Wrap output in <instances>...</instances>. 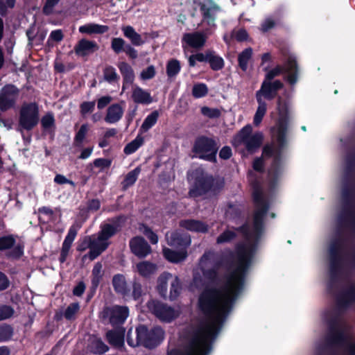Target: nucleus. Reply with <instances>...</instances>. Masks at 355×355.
I'll return each instance as SVG.
<instances>
[{
    "label": "nucleus",
    "mask_w": 355,
    "mask_h": 355,
    "mask_svg": "<svg viewBox=\"0 0 355 355\" xmlns=\"http://www.w3.org/2000/svg\"><path fill=\"white\" fill-rule=\"evenodd\" d=\"M121 31L124 37L130 41L132 45L139 46L145 43V40L142 39L141 35L137 33L132 26L130 25L124 26L121 28Z\"/></svg>",
    "instance_id": "cd10ccee"
},
{
    "label": "nucleus",
    "mask_w": 355,
    "mask_h": 355,
    "mask_svg": "<svg viewBox=\"0 0 355 355\" xmlns=\"http://www.w3.org/2000/svg\"><path fill=\"white\" fill-rule=\"evenodd\" d=\"M125 220L126 217L123 214L110 218L107 219L109 223L101 225V230L96 238L86 236L79 242L76 248L78 252H84L89 248V252L83 257V260L89 258L93 261L105 251L110 245L109 239L121 230Z\"/></svg>",
    "instance_id": "7ed1b4c3"
},
{
    "label": "nucleus",
    "mask_w": 355,
    "mask_h": 355,
    "mask_svg": "<svg viewBox=\"0 0 355 355\" xmlns=\"http://www.w3.org/2000/svg\"><path fill=\"white\" fill-rule=\"evenodd\" d=\"M136 339L132 336V328L128 329L126 341L129 346L135 347L142 346L153 349L158 347L164 340L165 332L159 326L148 329L145 324H139L135 329Z\"/></svg>",
    "instance_id": "20e7f679"
},
{
    "label": "nucleus",
    "mask_w": 355,
    "mask_h": 355,
    "mask_svg": "<svg viewBox=\"0 0 355 355\" xmlns=\"http://www.w3.org/2000/svg\"><path fill=\"white\" fill-rule=\"evenodd\" d=\"M89 130V125L87 123H84L81 125L80 128L78 130V132L76 133L75 137H74V144L76 146L80 147L82 146L83 142L87 134V132Z\"/></svg>",
    "instance_id": "8fccbe9b"
},
{
    "label": "nucleus",
    "mask_w": 355,
    "mask_h": 355,
    "mask_svg": "<svg viewBox=\"0 0 355 355\" xmlns=\"http://www.w3.org/2000/svg\"><path fill=\"white\" fill-rule=\"evenodd\" d=\"M112 165V159L107 158H96L89 166H94L96 168H99L100 171H103L105 169H108Z\"/></svg>",
    "instance_id": "603ef678"
},
{
    "label": "nucleus",
    "mask_w": 355,
    "mask_h": 355,
    "mask_svg": "<svg viewBox=\"0 0 355 355\" xmlns=\"http://www.w3.org/2000/svg\"><path fill=\"white\" fill-rule=\"evenodd\" d=\"M90 351L95 354H103L109 350L108 346L101 338L95 337L89 344Z\"/></svg>",
    "instance_id": "58836bf2"
},
{
    "label": "nucleus",
    "mask_w": 355,
    "mask_h": 355,
    "mask_svg": "<svg viewBox=\"0 0 355 355\" xmlns=\"http://www.w3.org/2000/svg\"><path fill=\"white\" fill-rule=\"evenodd\" d=\"M16 236L8 234L0 236V251L10 250L7 257L14 259H19L24 254V247L19 244L15 245Z\"/></svg>",
    "instance_id": "dca6fc26"
},
{
    "label": "nucleus",
    "mask_w": 355,
    "mask_h": 355,
    "mask_svg": "<svg viewBox=\"0 0 355 355\" xmlns=\"http://www.w3.org/2000/svg\"><path fill=\"white\" fill-rule=\"evenodd\" d=\"M14 333L12 327L10 324H3L0 325V342L10 340Z\"/></svg>",
    "instance_id": "3c124183"
},
{
    "label": "nucleus",
    "mask_w": 355,
    "mask_h": 355,
    "mask_svg": "<svg viewBox=\"0 0 355 355\" xmlns=\"http://www.w3.org/2000/svg\"><path fill=\"white\" fill-rule=\"evenodd\" d=\"M263 140V136L261 132H257L253 134L243 144L247 151L252 154L255 153L261 146Z\"/></svg>",
    "instance_id": "7c9ffc66"
},
{
    "label": "nucleus",
    "mask_w": 355,
    "mask_h": 355,
    "mask_svg": "<svg viewBox=\"0 0 355 355\" xmlns=\"http://www.w3.org/2000/svg\"><path fill=\"white\" fill-rule=\"evenodd\" d=\"M180 70L181 64L178 60L172 58L167 62L166 71L168 78H172L176 77L180 72Z\"/></svg>",
    "instance_id": "a19ab883"
},
{
    "label": "nucleus",
    "mask_w": 355,
    "mask_h": 355,
    "mask_svg": "<svg viewBox=\"0 0 355 355\" xmlns=\"http://www.w3.org/2000/svg\"><path fill=\"white\" fill-rule=\"evenodd\" d=\"M336 303L339 308L347 309L355 303V284H350L337 297Z\"/></svg>",
    "instance_id": "6ab92c4d"
},
{
    "label": "nucleus",
    "mask_w": 355,
    "mask_h": 355,
    "mask_svg": "<svg viewBox=\"0 0 355 355\" xmlns=\"http://www.w3.org/2000/svg\"><path fill=\"white\" fill-rule=\"evenodd\" d=\"M254 210L252 214L253 234L258 240L261 236L265 229V219L270 209V202L263 194L260 189H256L252 192Z\"/></svg>",
    "instance_id": "6e6552de"
},
{
    "label": "nucleus",
    "mask_w": 355,
    "mask_h": 355,
    "mask_svg": "<svg viewBox=\"0 0 355 355\" xmlns=\"http://www.w3.org/2000/svg\"><path fill=\"white\" fill-rule=\"evenodd\" d=\"M41 125L43 132L49 134L51 138L53 139L55 130V120L52 112H48L42 117Z\"/></svg>",
    "instance_id": "c85d7f7f"
},
{
    "label": "nucleus",
    "mask_w": 355,
    "mask_h": 355,
    "mask_svg": "<svg viewBox=\"0 0 355 355\" xmlns=\"http://www.w3.org/2000/svg\"><path fill=\"white\" fill-rule=\"evenodd\" d=\"M112 286L114 291L118 294H121L124 296L128 295L129 293L125 277L122 274H116L113 276Z\"/></svg>",
    "instance_id": "2f4dec72"
},
{
    "label": "nucleus",
    "mask_w": 355,
    "mask_h": 355,
    "mask_svg": "<svg viewBox=\"0 0 355 355\" xmlns=\"http://www.w3.org/2000/svg\"><path fill=\"white\" fill-rule=\"evenodd\" d=\"M143 294L142 286L140 282L134 281L132 283V297L135 300H138Z\"/></svg>",
    "instance_id": "0e129e2a"
},
{
    "label": "nucleus",
    "mask_w": 355,
    "mask_h": 355,
    "mask_svg": "<svg viewBox=\"0 0 355 355\" xmlns=\"http://www.w3.org/2000/svg\"><path fill=\"white\" fill-rule=\"evenodd\" d=\"M199 6L202 21L209 26H214L221 8L214 0H195Z\"/></svg>",
    "instance_id": "ddd939ff"
},
{
    "label": "nucleus",
    "mask_w": 355,
    "mask_h": 355,
    "mask_svg": "<svg viewBox=\"0 0 355 355\" xmlns=\"http://www.w3.org/2000/svg\"><path fill=\"white\" fill-rule=\"evenodd\" d=\"M252 130V128L250 125H246L244 126L234 137L232 144L234 146H238L245 143L252 135H251Z\"/></svg>",
    "instance_id": "e433bc0d"
},
{
    "label": "nucleus",
    "mask_w": 355,
    "mask_h": 355,
    "mask_svg": "<svg viewBox=\"0 0 355 355\" xmlns=\"http://www.w3.org/2000/svg\"><path fill=\"white\" fill-rule=\"evenodd\" d=\"M109 31V27L106 25H101L94 23L86 24L79 27V32L88 35L103 34Z\"/></svg>",
    "instance_id": "473e14b6"
},
{
    "label": "nucleus",
    "mask_w": 355,
    "mask_h": 355,
    "mask_svg": "<svg viewBox=\"0 0 355 355\" xmlns=\"http://www.w3.org/2000/svg\"><path fill=\"white\" fill-rule=\"evenodd\" d=\"M253 169L260 173H263L265 171L264 168V161L263 157H256L252 162Z\"/></svg>",
    "instance_id": "774afa93"
},
{
    "label": "nucleus",
    "mask_w": 355,
    "mask_h": 355,
    "mask_svg": "<svg viewBox=\"0 0 355 355\" xmlns=\"http://www.w3.org/2000/svg\"><path fill=\"white\" fill-rule=\"evenodd\" d=\"M278 119L276 122L277 146L274 148L270 145H266L262 150V155L266 158L272 157V161L268 169V183L270 190L278 186L283 173V152L287 145L286 135L290 120L288 103L278 96L277 101Z\"/></svg>",
    "instance_id": "f03ea898"
},
{
    "label": "nucleus",
    "mask_w": 355,
    "mask_h": 355,
    "mask_svg": "<svg viewBox=\"0 0 355 355\" xmlns=\"http://www.w3.org/2000/svg\"><path fill=\"white\" fill-rule=\"evenodd\" d=\"M164 257L171 263H179L184 260L188 257V252L186 250H179L178 251L165 248L163 249Z\"/></svg>",
    "instance_id": "bb28decb"
},
{
    "label": "nucleus",
    "mask_w": 355,
    "mask_h": 355,
    "mask_svg": "<svg viewBox=\"0 0 355 355\" xmlns=\"http://www.w3.org/2000/svg\"><path fill=\"white\" fill-rule=\"evenodd\" d=\"M129 315V309L126 306L114 305L106 306L101 313L100 318L108 320V322L114 328L121 327Z\"/></svg>",
    "instance_id": "f8f14e48"
},
{
    "label": "nucleus",
    "mask_w": 355,
    "mask_h": 355,
    "mask_svg": "<svg viewBox=\"0 0 355 355\" xmlns=\"http://www.w3.org/2000/svg\"><path fill=\"white\" fill-rule=\"evenodd\" d=\"M144 137L140 135L137 136V137L128 143L123 148V153L125 155H130L136 152L139 147L142 146L144 144Z\"/></svg>",
    "instance_id": "c03bdc74"
},
{
    "label": "nucleus",
    "mask_w": 355,
    "mask_h": 355,
    "mask_svg": "<svg viewBox=\"0 0 355 355\" xmlns=\"http://www.w3.org/2000/svg\"><path fill=\"white\" fill-rule=\"evenodd\" d=\"M144 234L149 239L152 244H157L158 242L157 235L147 225L144 226Z\"/></svg>",
    "instance_id": "69168bd1"
},
{
    "label": "nucleus",
    "mask_w": 355,
    "mask_h": 355,
    "mask_svg": "<svg viewBox=\"0 0 355 355\" xmlns=\"http://www.w3.org/2000/svg\"><path fill=\"white\" fill-rule=\"evenodd\" d=\"M60 0H46L42 12L46 15H49L53 12V8L59 3Z\"/></svg>",
    "instance_id": "338daca9"
},
{
    "label": "nucleus",
    "mask_w": 355,
    "mask_h": 355,
    "mask_svg": "<svg viewBox=\"0 0 355 355\" xmlns=\"http://www.w3.org/2000/svg\"><path fill=\"white\" fill-rule=\"evenodd\" d=\"M345 179L342 189V209L338 216L339 223L349 227L352 234L355 236V187L350 185Z\"/></svg>",
    "instance_id": "0eeeda50"
},
{
    "label": "nucleus",
    "mask_w": 355,
    "mask_h": 355,
    "mask_svg": "<svg viewBox=\"0 0 355 355\" xmlns=\"http://www.w3.org/2000/svg\"><path fill=\"white\" fill-rule=\"evenodd\" d=\"M95 108V101H84L80 105V113L85 115L92 113Z\"/></svg>",
    "instance_id": "bf43d9fd"
},
{
    "label": "nucleus",
    "mask_w": 355,
    "mask_h": 355,
    "mask_svg": "<svg viewBox=\"0 0 355 355\" xmlns=\"http://www.w3.org/2000/svg\"><path fill=\"white\" fill-rule=\"evenodd\" d=\"M131 98L137 104L149 105L153 102L150 93L135 85L132 89Z\"/></svg>",
    "instance_id": "a878e982"
},
{
    "label": "nucleus",
    "mask_w": 355,
    "mask_h": 355,
    "mask_svg": "<svg viewBox=\"0 0 355 355\" xmlns=\"http://www.w3.org/2000/svg\"><path fill=\"white\" fill-rule=\"evenodd\" d=\"M103 78L110 84L117 82L120 78L114 67L110 65L106 66L103 69Z\"/></svg>",
    "instance_id": "a18cd8bd"
},
{
    "label": "nucleus",
    "mask_w": 355,
    "mask_h": 355,
    "mask_svg": "<svg viewBox=\"0 0 355 355\" xmlns=\"http://www.w3.org/2000/svg\"><path fill=\"white\" fill-rule=\"evenodd\" d=\"M345 163V179H352L355 173V151L347 155Z\"/></svg>",
    "instance_id": "ea45409f"
},
{
    "label": "nucleus",
    "mask_w": 355,
    "mask_h": 355,
    "mask_svg": "<svg viewBox=\"0 0 355 355\" xmlns=\"http://www.w3.org/2000/svg\"><path fill=\"white\" fill-rule=\"evenodd\" d=\"M125 45V41L123 38L114 37L112 39L111 48L116 54H119L120 53L123 52Z\"/></svg>",
    "instance_id": "864d4df0"
},
{
    "label": "nucleus",
    "mask_w": 355,
    "mask_h": 355,
    "mask_svg": "<svg viewBox=\"0 0 355 355\" xmlns=\"http://www.w3.org/2000/svg\"><path fill=\"white\" fill-rule=\"evenodd\" d=\"M148 308L152 313L162 322H170L178 316L173 307L159 301L153 302Z\"/></svg>",
    "instance_id": "4468645a"
},
{
    "label": "nucleus",
    "mask_w": 355,
    "mask_h": 355,
    "mask_svg": "<svg viewBox=\"0 0 355 355\" xmlns=\"http://www.w3.org/2000/svg\"><path fill=\"white\" fill-rule=\"evenodd\" d=\"M98 49V46L95 41L86 39L80 40L76 45L74 50L79 56H86Z\"/></svg>",
    "instance_id": "5701e85b"
},
{
    "label": "nucleus",
    "mask_w": 355,
    "mask_h": 355,
    "mask_svg": "<svg viewBox=\"0 0 355 355\" xmlns=\"http://www.w3.org/2000/svg\"><path fill=\"white\" fill-rule=\"evenodd\" d=\"M226 213L232 219H237L241 217L243 214V210L239 206L235 205L232 202H230L227 205V209L226 211Z\"/></svg>",
    "instance_id": "5fc2aeb1"
},
{
    "label": "nucleus",
    "mask_w": 355,
    "mask_h": 355,
    "mask_svg": "<svg viewBox=\"0 0 355 355\" xmlns=\"http://www.w3.org/2000/svg\"><path fill=\"white\" fill-rule=\"evenodd\" d=\"M348 241L346 237L339 236L331 240L329 246V279L331 283L339 281L344 272L345 259L341 255L345 244Z\"/></svg>",
    "instance_id": "423d86ee"
},
{
    "label": "nucleus",
    "mask_w": 355,
    "mask_h": 355,
    "mask_svg": "<svg viewBox=\"0 0 355 355\" xmlns=\"http://www.w3.org/2000/svg\"><path fill=\"white\" fill-rule=\"evenodd\" d=\"M140 172L141 168L136 167L127 173L123 180L121 182V189L123 191H126L136 182Z\"/></svg>",
    "instance_id": "c9c22d12"
},
{
    "label": "nucleus",
    "mask_w": 355,
    "mask_h": 355,
    "mask_svg": "<svg viewBox=\"0 0 355 355\" xmlns=\"http://www.w3.org/2000/svg\"><path fill=\"white\" fill-rule=\"evenodd\" d=\"M117 66L123 76L122 90L124 91L126 87L132 85L135 80L134 71L132 67L125 62H121Z\"/></svg>",
    "instance_id": "393cba45"
},
{
    "label": "nucleus",
    "mask_w": 355,
    "mask_h": 355,
    "mask_svg": "<svg viewBox=\"0 0 355 355\" xmlns=\"http://www.w3.org/2000/svg\"><path fill=\"white\" fill-rule=\"evenodd\" d=\"M115 329L114 330H109L106 333V339L111 345L121 347L124 345L125 329L123 327Z\"/></svg>",
    "instance_id": "b1692460"
},
{
    "label": "nucleus",
    "mask_w": 355,
    "mask_h": 355,
    "mask_svg": "<svg viewBox=\"0 0 355 355\" xmlns=\"http://www.w3.org/2000/svg\"><path fill=\"white\" fill-rule=\"evenodd\" d=\"M225 186L224 180L216 179L211 175L202 171H196L192 187L189 189V195L192 198H198L209 192L214 195L218 194Z\"/></svg>",
    "instance_id": "39448f33"
},
{
    "label": "nucleus",
    "mask_w": 355,
    "mask_h": 355,
    "mask_svg": "<svg viewBox=\"0 0 355 355\" xmlns=\"http://www.w3.org/2000/svg\"><path fill=\"white\" fill-rule=\"evenodd\" d=\"M138 274L145 279H150L156 274L158 266L156 263L149 261H141L136 264Z\"/></svg>",
    "instance_id": "4be33fe9"
},
{
    "label": "nucleus",
    "mask_w": 355,
    "mask_h": 355,
    "mask_svg": "<svg viewBox=\"0 0 355 355\" xmlns=\"http://www.w3.org/2000/svg\"><path fill=\"white\" fill-rule=\"evenodd\" d=\"M39 121V107L36 103H29L21 106L19 116V126L21 128L27 131L32 130Z\"/></svg>",
    "instance_id": "9d476101"
},
{
    "label": "nucleus",
    "mask_w": 355,
    "mask_h": 355,
    "mask_svg": "<svg viewBox=\"0 0 355 355\" xmlns=\"http://www.w3.org/2000/svg\"><path fill=\"white\" fill-rule=\"evenodd\" d=\"M252 55V49L250 47L245 49L238 55L239 66L243 71L248 69V62Z\"/></svg>",
    "instance_id": "79ce46f5"
},
{
    "label": "nucleus",
    "mask_w": 355,
    "mask_h": 355,
    "mask_svg": "<svg viewBox=\"0 0 355 355\" xmlns=\"http://www.w3.org/2000/svg\"><path fill=\"white\" fill-rule=\"evenodd\" d=\"M197 61L209 63L210 68L215 71L221 70L225 66L223 58L213 50H207L205 53L198 52L191 55L188 58L189 66L194 67Z\"/></svg>",
    "instance_id": "9b49d317"
},
{
    "label": "nucleus",
    "mask_w": 355,
    "mask_h": 355,
    "mask_svg": "<svg viewBox=\"0 0 355 355\" xmlns=\"http://www.w3.org/2000/svg\"><path fill=\"white\" fill-rule=\"evenodd\" d=\"M179 226L189 232L205 234L209 231V225L200 220L182 219L179 222Z\"/></svg>",
    "instance_id": "412c9836"
},
{
    "label": "nucleus",
    "mask_w": 355,
    "mask_h": 355,
    "mask_svg": "<svg viewBox=\"0 0 355 355\" xmlns=\"http://www.w3.org/2000/svg\"><path fill=\"white\" fill-rule=\"evenodd\" d=\"M19 94L17 87L12 84L3 86L0 91V111L6 112L12 108Z\"/></svg>",
    "instance_id": "2eb2a0df"
},
{
    "label": "nucleus",
    "mask_w": 355,
    "mask_h": 355,
    "mask_svg": "<svg viewBox=\"0 0 355 355\" xmlns=\"http://www.w3.org/2000/svg\"><path fill=\"white\" fill-rule=\"evenodd\" d=\"M208 87L205 83L194 84L192 88V96L196 98H202L207 95Z\"/></svg>",
    "instance_id": "09e8293b"
},
{
    "label": "nucleus",
    "mask_w": 355,
    "mask_h": 355,
    "mask_svg": "<svg viewBox=\"0 0 355 355\" xmlns=\"http://www.w3.org/2000/svg\"><path fill=\"white\" fill-rule=\"evenodd\" d=\"M156 74L155 68L153 65H150L145 69L142 70L140 76L142 80H150L155 77Z\"/></svg>",
    "instance_id": "052dcab7"
},
{
    "label": "nucleus",
    "mask_w": 355,
    "mask_h": 355,
    "mask_svg": "<svg viewBox=\"0 0 355 355\" xmlns=\"http://www.w3.org/2000/svg\"><path fill=\"white\" fill-rule=\"evenodd\" d=\"M53 180L55 184L59 185L68 184L73 189L76 187V184L73 181L67 179L62 174H56Z\"/></svg>",
    "instance_id": "e2e57ef3"
},
{
    "label": "nucleus",
    "mask_w": 355,
    "mask_h": 355,
    "mask_svg": "<svg viewBox=\"0 0 355 355\" xmlns=\"http://www.w3.org/2000/svg\"><path fill=\"white\" fill-rule=\"evenodd\" d=\"M267 71L261 87L256 92L255 97L258 107L254 116L253 123L259 125L267 111V104L264 99L272 101L277 96L278 92L284 87L283 83L279 80L272 82L275 77L282 73H286L285 80L291 85H294L298 81L300 69L296 58L290 55L284 62V65L277 64L272 69L269 67L263 69Z\"/></svg>",
    "instance_id": "f257e3e1"
},
{
    "label": "nucleus",
    "mask_w": 355,
    "mask_h": 355,
    "mask_svg": "<svg viewBox=\"0 0 355 355\" xmlns=\"http://www.w3.org/2000/svg\"><path fill=\"white\" fill-rule=\"evenodd\" d=\"M207 37L200 31L184 33L182 37V42L194 49L203 47L207 42Z\"/></svg>",
    "instance_id": "aec40b11"
},
{
    "label": "nucleus",
    "mask_w": 355,
    "mask_h": 355,
    "mask_svg": "<svg viewBox=\"0 0 355 355\" xmlns=\"http://www.w3.org/2000/svg\"><path fill=\"white\" fill-rule=\"evenodd\" d=\"M64 35L60 29L52 31L50 33L49 37L47 40V44L51 46V41L59 42L63 40Z\"/></svg>",
    "instance_id": "680f3d73"
},
{
    "label": "nucleus",
    "mask_w": 355,
    "mask_h": 355,
    "mask_svg": "<svg viewBox=\"0 0 355 355\" xmlns=\"http://www.w3.org/2000/svg\"><path fill=\"white\" fill-rule=\"evenodd\" d=\"M237 237L235 232L225 230L216 239L217 244L230 243Z\"/></svg>",
    "instance_id": "de8ad7c7"
},
{
    "label": "nucleus",
    "mask_w": 355,
    "mask_h": 355,
    "mask_svg": "<svg viewBox=\"0 0 355 355\" xmlns=\"http://www.w3.org/2000/svg\"><path fill=\"white\" fill-rule=\"evenodd\" d=\"M131 252L139 259H144L152 252V248L141 236L132 238L129 242Z\"/></svg>",
    "instance_id": "f3484780"
},
{
    "label": "nucleus",
    "mask_w": 355,
    "mask_h": 355,
    "mask_svg": "<svg viewBox=\"0 0 355 355\" xmlns=\"http://www.w3.org/2000/svg\"><path fill=\"white\" fill-rule=\"evenodd\" d=\"M80 310L78 302L71 303L65 309L63 316L67 320L71 321L76 319V315Z\"/></svg>",
    "instance_id": "49530a36"
},
{
    "label": "nucleus",
    "mask_w": 355,
    "mask_h": 355,
    "mask_svg": "<svg viewBox=\"0 0 355 355\" xmlns=\"http://www.w3.org/2000/svg\"><path fill=\"white\" fill-rule=\"evenodd\" d=\"M276 25V21L272 17H267L261 23L260 30L263 33H267L274 28Z\"/></svg>",
    "instance_id": "13d9d810"
},
{
    "label": "nucleus",
    "mask_w": 355,
    "mask_h": 355,
    "mask_svg": "<svg viewBox=\"0 0 355 355\" xmlns=\"http://www.w3.org/2000/svg\"><path fill=\"white\" fill-rule=\"evenodd\" d=\"M201 113L202 115L209 119H218L221 115V112L218 108H211L204 106L201 108Z\"/></svg>",
    "instance_id": "6e6d98bb"
},
{
    "label": "nucleus",
    "mask_w": 355,
    "mask_h": 355,
    "mask_svg": "<svg viewBox=\"0 0 355 355\" xmlns=\"http://www.w3.org/2000/svg\"><path fill=\"white\" fill-rule=\"evenodd\" d=\"M159 112L157 110L153 111L144 119L141 126L140 127V132H146L153 128L157 123L159 118Z\"/></svg>",
    "instance_id": "4c0bfd02"
},
{
    "label": "nucleus",
    "mask_w": 355,
    "mask_h": 355,
    "mask_svg": "<svg viewBox=\"0 0 355 355\" xmlns=\"http://www.w3.org/2000/svg\"><path fill=\"white\" fill-rule=\"evenodd\" d=\"M182 291V282L178 276L171 282L170 293L168 298L171 301L175 300L180 295Z\"/></svg>",
    "instance_id": "37998d69"
},
{
    "label": "nucleus",
    "mask_w": 355,
    "mask_h": 355,
    "mask_svg": "<svg viewBox=\"0 0 355 355\" xmlns=\"http://www.w3.org/2000/svg\"><path fill=\"white\" fill-rule=\"evenodd\" d=\"M14 309L11 306L0 305V321L11 318L14 314Z\"/></svg>",
    "instance_id": "4d7b16f0"
},
{
    "label": "nucleus",
    "mask_w": 355,
    "mask_h": 355,
    "mask_svg": "<svg viewBox=\"0 0 355 355\" xmlns=\"http://www.w3.org/2000/svg\"><path fill=\"white\" fill-rule=\"evenodd\" d=\"M219 265L216 264L210 268L202 269V273L204 278L212 285H218L220 281L219 278Z\"/></svg>",
    "instance_id": "f704fd0d"
},
{
    "label": "nucleus",
    "mask_w": 355,
    "mask_h": 355,
    "mask_svg": "<svg viewBox=\"0 0 355 355\" xmlns=\"http://www.w3.org/2000/svg\"><path fill=\"white\" fill-rule=\"evenodd\" d=\"M123 114V109L120 104L114 103L107 108L105 121L108 123H116L122 118Z\"/></svg>",
    "instance_id": "c756f323"
},
{
    "label": "nucleus",
    "mask_w": 355,
    "mask_h": 355,
    "mask_svg": "<svg viewBox=\"0 0 355 355\" xmlns=\"http://www.w3.org/2000/svg\"><path fill=\"white\" fill-rule=\"evenodd\" d=\"M218 148L219 146L214 138L200 135L195 139L191 151L200 159L216 163Z\"/></svg>",
    "instance_id": "1a4fd4ad"
},
{
    "label": "nucleus",
    "mask_w": 355,
    "mask_h": 355,
    "mask_svg": "<svg viewBox=\"0 0 355 355\" xmlns=\"http://www.w3.org/2000/svg\"><path fill=\"white\" fill-rule=\"evenodd\" d=\"M172 277L168 272L162 273L157 278V291L159 295L164 299L167 298L168 281Z\"/></svg>",
    "instance_id": "72a5a7b5"
},
{
    "label": "nucleus",
    "mask_w": 355,
    "mask_h": 355,
    "mask_svg": "<svg viewBox=\"0 0 355 355\" xmlns=\"http://www.w3.org/2000/svg\"><path fill=\"white\" fill-rule=\"evenodd\" d=\"M166 240L168 244L179 250H186L189 247L191 243L189 234L178 231L173 232L168 235L166 234Z\"/></svg>",
    "instance_id": "a211bd4d"
}]
</instances>
